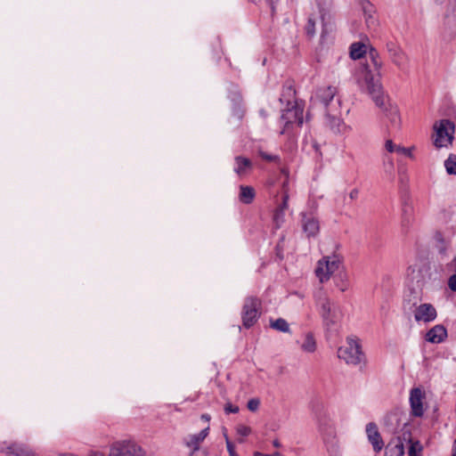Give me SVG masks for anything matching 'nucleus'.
Here are the masks:
<instances>
[{"label": "nucleus", "mask_w": 456, "mask_h": 456, "mask_svg": "<svg viewBox=\"0 0 456 456\" xmlns=\"http://www.w3.org/2000/svg\"><path fill=\"white\" fill-rule=\"evenodd\" d=\"M260 405V400L258 398H251L247 403V407L250 411H256L258 410Z\"/></svg>", "instance_id": "32"}, {"label": "nucleus", "mask_w": 456, "mask_h": 456, "mask_svg": "<svg viewBox=\"0 0 456 456\" xmlns=\"http://www.w3.org/2000/svg\"><path fill=\"white\" fill-rule=\"evenodd\" d=\"M224 411L226 414L237 413L239 411V407L228 403L224 405Z\"/></svg>", "instance_id": "38"}, {"label": "nucleus", "mask_w": 456, "mask_h": 456, "mask_svg": "<svg viewBox=\"0 0 456 456\" xmlns=\"http://www.w3.org/2000/svg\"><path fill=\"white\" fill-rule=\"evenodd\" d=\"M444 167L449 175H456V155L451 154L444 161Z\"/></svg>", "instance_id": "27"}, {"label": "nucleus", "mask_w": 456, "mask_h": 456, "mask_svg": "<svg viewBox=\"0 0 456 456\" xmlns=\"http://www.w3.org/2000/svg\"><path fill=\"white\" fill-rule=\"evenodd\" d=\"M363 12L365 15H368V19L366 20L367 22H369V20H372L370 13L373 12V6L370 3L367 2L366 4H363Z\"/></svg>", "instance_id": "36"}, {"label": "nucleus", "mask_w": 456, "mask_h": 456, "mask_svg": "<svg viewBox=\"0 0 456 456\" xmlns=\"http://www.w3.org/2000/svg\"><path fill=\"white\" fill-rule=\"evenodd\" d=\"M305 32L309 37H313L315 35V20L312 17L308 18Z\"/></svg>", "instance_id": "30"}, {"label": "nucleus", "mask_w": 456, "mask_h": 456, "mask_svg": "<svg viewBox=\"0 0 456 456\" xmlns=\"http://www.w3.org/2000/svg\"><path fill=\"white\" fill-rule=\"evenodd\" d=\"M436 135L434 144L436 148H442L451 143L453 140L454 124L448 119H442L438 126H435Z\"/></svg>", "instance_id": "8"}, {"label": "nucleus", "mask_w": 456, "mask_h": 456, "mask_svg": "<svg viewBox=\"0 0 456 456\" xmlns=\"http://www.w3.org/2000/svg\"><path fill=\"white\" fill-rule=\"evenodd\" d=\"M338 357L349 365H366L367 362L360 340L356 338H346V344L338 349Z\"/></svg>", "instance_id": "2"}, {"label": "nucleus", "mask_w": 456, "mask_h": 456, "mask_svg": "<svg viewBox=\"0 0 456 456\" xmlns=\"http://www.w3.org/2000/svg\"><path fill=\"white\" fill-rule=\"evenodd\" d=\"M303 351L307 353H314L316 350V341L311 332L305 334V340L301 345Z\"/></svg>", "instance_id": "25"}, {"label": "nucleus", "mask_w": 456, "mask_h": 456, "mask_svg": "<svg viewBox=\"0 0 456 456\" xmlns=\"http://www.w3.org/2000/svg\"><path fill=\"white\" fill-rule=\"evenodd\" d=\"M270 327L273 330L281 332H290L288 322L283 318H278L275 321H271Z\"/></svg>", "instance_id": "26"}, {"label": "nucleus", "mask_w": 456, "mask_h": 456, "mask_svg": "<svg viewBox=\"0 0 456 456\" xmlns=\"http://www.w3.org/2000/svg\"><path fill=\"white\" fill-rule=\"evenodd\" d=\"M201 419L206 420V421H209L211 419V417H210L209 414L204 413V414L201 415Z\"/></svg>", "instance_id": "44"}, {"label": "nucleus", "mask_w": 456, "mask_h": 456, "mask_svg": "<svg viewBox=\"0 0 456 456\" xmlns=\"http://www.w3.org/2000/svg\"><path fill=\"white\" fill-rule=\"evenodd\" d=\"M409 456H421L422 445L419 441H410Z\"/></svg>", "instance_id": "29"}, {"label": "nucleus", "mask_w": 456, "mask_h": 456, "mask_svg": "<svg viewBox=\"0 0 456 456\" xmlns=\"http://www.w3.org/2000/svg\"><path fill=\"white\" fill-rule=\"evenodd\" d=\"M402 211V226L408 229L413 221V208L405 202Z\"/></svg>", "instance_id": "21"}, {"label": "nucleus", "mask_w": 456, "mask_h": 456, "mask_svg": "<svg viewBox=\"0 0 456 456\" xmlns=\"http://www.w3.org/2000/svg\"><path fill=\"white\" fill-rule=\"evenodd\" d=\"M358 193H359V191H358V190H357V189H354V190H352V191H350V193H349V197H350V199H351V200H354V199H356V198H357V196H358Z\"/></svg>", "instance_id": "43"}, {"label": "nucleus", "mask_w": 456, "mask_h": 456, "mask_svg": "<svg viewBox=\"0 0 456 456\" xmlns=\"http://www.w3.org/2000/svg\"><path fill=\"white\" fill-rule=\"evenodd\" d=\"M338 90L334 86H327L318 91V97L326 107V118L330 122V126H338L340 124V118L337 113V108L335 102L339 105L340 100L337 98L335 100Z\"/></svg>", "instance_id": "3"}, {"label": "nucleus", "mask_w": 456, "mask_h": 456, "mask_svg": "<svg viewBox=\"0 0 456 456\" xmlns=\"http://www.w3.org/2000/svg\"><path fill=\"white\" fill-rule=\"evenodd\" d=\"M366 434L369 442L371 444L375 452H379L384 447V442L379 431L378 426L374 422L366 425Z\"/></svg>", "instance_id": "14"}, {"label": "nucleus", "mask_w": 456, "mask_h": 456, "mask_svg": "<svg viewBox=\"0 0 456 456\" xmlns=\"http://www.w3.org/2000/svg\"><path fill=\"white\" fill-rule=\"evenodd\" d=\"M109 456H145V452L134 442L118 441L111 444Z\"/></svg>", "instance_id": "7"}, {"label": "nucleus", "mask_w": 456, "mask_h": 456, "mask_svg": "<svg viewBox=\"0 0 456 456\" xmlns=\"http://www.w3.org/2000/svg\"><path fill=\"white\" fill-rule=\"evenodd\" d=\"M436 316L437 312L436 308L429 303L419 305L414 312V318L417 322H430L434 321Z\"/></svg>", "instance_id": "13"}, {"label": "nucleus", "mask_w": 456, "mask_h": 456, "mask_svg": "<svg viewBox=\"0 0 456 456\" xmlns=\"http://www.w3.org/2000/svg\"><path fill=\"white\" fill-rule=\"evenodd\" d=\"M396 147L392 140H387L385 143V148L388 152H394L396 150Z\"/></svg>", "instance_id": "40"}, {"label": "nucleus", "mask_w": 456, "mask_h": 456, "mask_svg": "<svg viewBox=\"0 0 456 456\" xmlns=\"http://www.w3.org/2000/svg\"><path fill=\"white\" fill-rule=\"evenodd\" d=\"M254 456H283L280 452H274L273 454H265L260 452H254Z\"/></svg>", "instance_id": "42"}, {"label": "nucleus", "mask_w": 456, "mask_h": 456, "mask_svg": "<svg viewBox=\"0 0 456 456\" xmlns=\"http://www.w3.org/2000/svg\"><path fill=\"white\" fill-rule=\"evenodd\" d=\"M256 198V191L250 185H240L239 200L242 204L249 205Z\"/></svg>", "instance_id": "19"}, {"label": "nucleus", "mask_w": 456, "mask_h": 456, "mask_svg": "<svg viewBox=\"0 0 456 456\" xmlns=\"http://www.w3.org/2000/svg\"><path fill=\"white\" fill-rule=\"evenodd\" d=\"M387 51L391 61L398 68L402 69L407 62V55L402 48L395 42L389 41L386 44Z\"/></svg>", "instance_id": "12"}, {"label": "nucleus", "mask_w": 456, "mask_h": 456, "mask_svg": "<svg viewBox=\"0 0 456 456\" xmlns=\"http://www.w3.org/2000/svg\"><path fill=\"white\" fill-rule=\"evenodd\" d=\"M423 398L424 395L419 387H414L411 390L410 403L411 414L415 417H421L424 413Z\"/></svg>", "instance_id": "15"}, {"label": "nucleus", "mask_w": 456, "mask_h": 456, "mask_svg": "<svg viewBox=\"0 0 456 456\" xmlns=\"http://www.w3.org/2000/svg\"><path fill=\"white\" fill-rule=\"evenodd\" d=\"M340 264V260L336 256H327L320 260L315 270L316 276L319 278L320 281L324 282L328 281L330 275L339 268Z\"/></svg>", "instance_id": "9"}, {"label": "nucleus", "mask_w": 456, "mask_h": 456, "mask_svg": "<svg viewBox=\"0 0 456 456\" xmlns=\"http://www.w3.org/2000/svg\"><path fill=\"white\" fill-rule=\"evenodd\" d=\"M224 438H225V442H226V448H227V451H228V453H229V456L232 455V454H235L237 453L235 452V446L234 444L230 441L227 434H224Z\"/></svg>", "instance_id": "35"}, {"label": "nucleus", "mask_w": 456, "mask_h": 456, "mask_svg": "<svg viewBox=\"0 0 456 456\" xmlns=\"http://www.w3.org/2000/svg\"><path fill=\"white\" fill-rule=\"evenodd\" d=\"M317 305L320 306L321 315L327 328H331L340 321V311L333 305L325 295H320Z\"/></svg>", "instance_id": "6"}, {"label": "nucleus", "mask_w": 456, "mask_h": 456, "mask_svg": "<svg viewBox=\"0 0 456 456\" xmlns=\"http://www.w3.org/2000/svg\"><path fill=\"white\" fill-rule=\"evenodd\" d=\"M386 116L393 127H399L401 118L399 110L396 107H390L389 109H386Z\"/></svg>", "instance_id": "24"}, {"label": "nucleus", "mask_w": 456, "mask_h": 456, "mask_svg": "<svg viewBox=\"0 0 456 456\" xmlns=\"http://www.w3.org/2000/svg\"><path fill=\"white\" fill-rule=\"evenodd\" d=\"M296 98V90L292 86V85H284L282 88V93L280 97L281 102H286L287 106H290L291 104H294V102H297L295 101Z\"/></svg>", "instance_id": "20"}, {"label": "nucleus", "mask_w": 456, "mask_h": 456, "mask_svg": "<svg viewBox=\"0 0 456 456\" xmlns=\"http://www.w3.org/2000/svg\"><path fill=\"white\" fill-rule=\"evenodd\" d=\"M236 431L241 436H248L251 433V428L245 425H239Z\"/></svg>", "instance_id": "33"}, {"label": "nucleus", "mask_w": 456, "mask_h": 456, "mask_svg": "<svg viewBox=\"0 0 456 456\" xmlns=\"http://www.w3.org/2000/svg\"><path fill=\"white\" fill-rule=\"evenodd\" d=\"M380 77V70L376 73L368 62L360 63L353 75L359 90L370 96L375 104L382 108L385 105V97Z\"/></svg>", "instance_id": "1"}, {"label": "nucleus", "mask_w": 456, "mask_h": 456, "mask_svg": "<svg viewBox=\"0 0 456 456\" xmlns=\"http://www.w3.org/2000/svg\"><path fill=\"white\" fill-rule=\"evenodd\" d=\"M452 456H456V439L454 440L453 442V446H452Z\"/></svg>", "instance_id": "46"}, {"label": "nucleus", "mask_w": 456, "mask_h": 456, "mask_svg": "<svg viewBox=\"0 0 456 456\" xmlns=\"http://www.w3.org/2000/svg\"><path fill=\"white\" fill-rule=\"evenodd\" d=\"M366 53V45L363 43H354L350 46V57L354 60H358L363 57Z\"/></svg>", "instance_id": "23"}, {"label": "nucleus", "mask_w": 456, "mask_h": 456, "mask_svg": "<svg viewBox=\"0 0 456 456\" xmlns=\"http://www.w3.org/2000/svg\"><path fill=\"white\" fill-rule=\"evenodd\" d=\"M369 58L370 62H368L372 69L376 71V73H379V70H381V68L383 66V61L380 58V55L379 52L371 47L368 53Z\"/></svg>", "instance_id": "22"}, {"label": "nucleus", "mask_w": 456, "mask_h": 456, "mask_svg": "<svg viewBox=\"0 0 456 456\" xmlns=\"http://www.w3.org/2000/svg\"><path fill=\"white\" fill-rule=\"evenodd\" d=\"M395 422V426L397 427L399 424V418L397 413L391 412L387 414L385 418V424L389 425V423L393 424Z\"/></svg>", "instance_id": "31"}, {"label": "nucleus", "mask_w": 456, "mask_h": 456, "mask_svg": "<svg viewBox=\"0 0 456 456\" xmlns=\"http://www.w3.org/2000/svg\"><path fill=\"white\" fill-rule=\"evenodd\" d=\"M262 301L257 297H247L244 300L241 318L243 326L247 329L252 327L261 315Z\"/></svg>", "instance_id": "4"}, {"label": "nucleus", "mask_w": 456, "mask_h": 456, "mask_svg": "<svg viewBox=\"0 0 456 456\" xmlns=\"http://www.w3.org/2000/svg\"><path fill=\"white\" fill-rule=\"evenodd\" d=\"M446 338L447 330L442 324L434 326L426 334V340L434 344L442 343L446 339Z\"/></svg>", "instance_id": "16"}, {"label": "nucleus", "mask_w": 456, "mask_h": 456, "mask_svg": "<svg viewBox=\"0 0 456 456\" xmlns=\"http://www.w3.org/2000/svg\"><path fill=\"white\" fill-rule=\"evenodd\" d=\"M281 175H284V180L281 184V202L277 200V207L273 216L276 228H280L285 220V211L288 209L289 199V171L286 168H282Z\"/></svg>", "instance_id": "5"}, {"label": "nucleus", "mask_w": 456, "mask_h": 456, "mask_svg": "<svg viewBox=\"0 0 456 456\" xmlns=\"http://www.w3.org/2000/svg\"><path fill=\"white\" fill-rule=\"evenodd\" d=\"M395 152H397L399 154H403V155H405V156H407L409 158L412 157L411 149V148H404V147L397 146L396 150H395Z\"/></svg>", "instance_id": "37"}, {"label": "nucleus", "mask_w": 456, "mask_h": 456, "mask_svg": "<svg viewBox=\"0 0 456 456\" xmlns=\"http://www.w3.org/2000/svg\"><path fill=\"white\" fill-rule=\"evenodd\" d=\"M260 114L263 116V117H266V113L264 110H260Z\"/></svg>", "instance_id": "47"}, {"label": "nucleus", "mask_w": 456, "mask_h": 456, "mask_svg": "<svg viewBox=\"0 0 456 456\" xmlns=\"http://www.w3.org/2000/svg\"><path fill=\"white\" fill-rule=\"evenodd\" d=\"M448 287L452 291L456 292V273L449 278Z\"/></svg>", "instance_id": "39"}, {"label": "nucleus", "mask_w": 456, "mask_h": 456, "mask_svg": "<svg viewBox=\"0 0 456 456\" xmlns=\"http://www.w3.org/2000/svg\"><path fill=\"white\" fill-rule=\"evenodd\" d=\"M259 155L263 159H265L268 162L279 160V157L277 155L268 154L265 151H259Z\"/></svg>", "instance_id": "34"}, {"label": "nucleus", "mask_w": 456, "mask_h": 456, "mask_svg": "<svg viewBox=\"0 0 456 456\" xmlns=\"http://www.w3.org/2000/svg\"><path fill=\"white\" fill-rule=\"evenodd\" d=\"M209 427H207L201 430L199 434L191 435L186 440L185 444L188 447L192 448L194 451L199 450L200 444L208 436Z\"/></svg>", "instance_id": "18"}, {"label": "nucleus", "mask_w": 456, "mask_h": 456, "mask_svg": "<svg viewBox=\"0 0 456 456\" xmlns=\"http://www.w3.org/2000/svg\"><path fill=\"white\" fill-rule=\"evenodd\" d=\"M303 108L300 107L297 102L287 106V109L283 110L281 114V120L284 121V128L282 134L289 129V126L296 124L297 126H301L304 121L303 118Z\"/></svg>", "instance_id": "10"}, {"label": "nucleus", "mask_w": 456, "mask_h": 456, "mask_svg": "<svg viewBox=\"0 0 456 456\" xmlns=\"http://www.w3.org/2000/svg\"><path fill=\"white\" fill-rule=\"evenodd\" d=\"M301 216L303 232L308 239L315 238L320 232L319 220L312 214L303 213Z\"/></svg>", "instance_id": "11"}, {"label": "nucleus", "mask_w": 456, "mask_h": 456, "mask_svg": "<svg viewBox=\"0 0 456 456\" xmlns=\"http://www.w3.org/2000/svg\"><path fill=\"white\" fill-rule=\"evenodd\" d=\"M324 34H325V29L323 28L322 33V37H324Z\"/></svg>", "instance_id": "48"}, {"label": "nucleus", "mask_w": 456, "mask_h": 456, "mask_svg": "<svg viewBox=\"0 0 456 456\" xmlns=\"http://www.w3.org/2000/svg\"><path fill=\"white\" fill-rule=\"evenodd\" d=\"M234 172L240 177L248 175L253 168V163L248 158L236 156L234 158Z\"/></svg>", "instance_id": "17"}, {"label": "nucleus", "mask_w": 456, "mask_h": 456, "mask_svg": "<svg viewBox=\"0 0 456 456\" xmlns=\"http://www.w3.org/2000/svg\"><path fill=\"white\" fill-rule=\"evenodd\" d=\"M446 269L449 272H454L456 273V256L453 257V259L446 265Z\"/></svg>", "instance_id": "41"}, {"label": "nucleus", "mask_w": 456, "mask_h": 456, "mask_svg": "<svg viewBox=\"0 0 456 456\" xmlns=\"http://www.w3.org/2000/svg\"><path fill=\"white\" fill-rule=\"evenodd\" d=\"M392 456H403L404 455V445L400 437L395 441L393 448L390 449Z\"/></svg>", "instance_id": "28"}, {"label": "nucleus", "mask_w": 456, "mask_h": 456, "mask_svg": "<svg viewBox=\"0 0 456 456\" xmlns=\"http://www.w3.org/2000/svg\"><path fill=\"white\" fill-rule=\"evenodd\" d=\"M273 445L274 447H276V448H279V447H281V443H280V441H279L278 439H275V440H273Z\"/></svg>", "instance_id": "45"}]
</instances>
